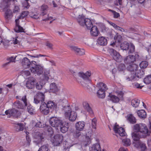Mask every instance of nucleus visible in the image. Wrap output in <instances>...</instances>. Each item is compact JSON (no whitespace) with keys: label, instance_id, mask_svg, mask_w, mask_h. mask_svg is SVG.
Here are the masks:
<instances>
[{"label":"nucleus","instance_id":"nucleus-1","mask_svg":"<svg viewBox=\"0 0 151 151\" xmlns=\"http://www.w3.org/2000/svg\"><path fill=\"white\" fill-rule=\"evenodd\" d=\"M134 129L136 132H139L142 134L140 136L137 133H132V137L135 141H138L140 137L145 138L150 135L151 133V132L148 130L146 125L142 123L136 124L134 126Z\"/></svg>","mask_w":151,"mask_h":151},{"label":"nucleus","instance_id":"nucleus-2","mask_svg":"<svg viewBox=\"0 0 151 151\" xmlns=\"http://www.w3.org/2000/svg\"><path fill=\"white\" fill-rule=\"evenodd\" d=\"M63 110L65 112V116L68 118L70 121L73 122L76 120L77 118V114L74 111H71L69 106H65L63 108Z\"/></svg>","mask_w":151,"mask_h":151},{"label":"nucleus","instance_id":"nucleus-3","mask_svg":"<svg viewBox=\"0 0 151 151\" xmlns=\"http://www.w3.org/2000/svg\"><path fill=\"white\" fill-rule=\"evenodd\" d=\"M144 74L143 70H138L135 73V74L134 73L132 74L129 72L128 73L126 78L127 81H136L137 80V77L141 78L143 76Z\"/></svg>","mask_w":151,"mask_h":151},{"label":"nucleus","instance_id":"nucleus-4","mask_svg":"<svg viewBox=\"0 0 151 151\" xmlns=\"http://www.w3.org/2000/svg\"><path fill=\"white\" fill-rule=\"evenodd\" d=\"M77 20L80 25L83 27L85 26L88 29H90L93 25L90 19L85 18L83 17L80 15L77 19Z\"/></svg>","mask_w":151,"mask_h":151},{"label":"nucleus","instance_id":"nucleus-5","mask_svg":"<svg viewBox=\"0 0 151 151\" xmlns=\"http://www.w3.org/2000/svg\"><path fill=\"white\" fill-rule=\"evenodd\" d=\"M18 97L17 96V99H18ZM18 99H20L22 101H23L24 104H23L22 102L19 101H17L14 103L15 106L16 108L19 109H26V107L28 105V102H27V96L26 95H24L21 98H18Z\"/></svg>","mask_w":151,"mask_h":151},{"label":"nucleus","instance_id":"nucleus-6","mask_svg":"<svg viewBox=\"0 0 151 151\" xmlns=\"http://www.w3.org/2000/svg\"><path fill=\"white\" fill-rule=\"evenodd\" d=\"M28 12L27 11L23 12L19 19H16L15 20L16 26L14 29L15 31L17 32H24V29L22 27L19 25V19L24 18L27 16L28 14Z\"/></svg>","mask_w":151,"mask_h":151},{"label":"nucleus","instance_id":"nucleus-7","mask_svg":"<svg viewBox=\"0 0 151 151\" xmlns=\"http://www.w3.org/2000/svg\"><path fill=\"white\" fill-rule=\"evenodd\" d=\"M37 63L34 61H32L31 68L30 70L32 72L35 73L37 75L41 74L43 71V67L40 65H37Z\"/></svg>","mask_w":151,"mask_h":151},{"label":"nucleus","instance_id":"nucleus-8","mask_svg":"<svg viewBox=\"0 0 151 151\" xmlns=\"http://www.w3.org/2000/svg\"><path fill=\"white\" fill-rule=\"evenodd\" d=\"M108 51L114 59L116 62H120L122 61L123 59L122 56L119 52L113 48H109Z\"/></svg>","mask_w":151,"mask_h":151},{"label":"nucleus","instance_id":"nucleus-9","mask_svg":"<svg viewBox=\"0 0 151 151\" xmlns=\"http://www.w3.org/2000/svg\"><path fill=\"white\" fill-rule=\"evenodd\" d=\"M140 59L139 56L137 53L134 55H129L125 58L124 61L127 64H130L134 61H139Z\"/></svg>","mask_w":151,"mask_h":151},{"label":"nucleus","instance_id":"nucleus-10","mask_svg":"<svg viewBox=\"0 0 151 151\" xmlns=\"http://www.w3.org/2000/svg\"><path fill=\"white\" fill-rule=\"evenodd\" d=\"M78 74L79 77L82 78L85 81V83L88 84V86H89L91 84V82L90 78L91 75V72L90 71H88L85 73H79Z\"/></svg>","mask_w":151,"mask_h":151},{"label":"nucleus","instance_id":"nucleus-11","mask_svg":"<svg viewBox=\"0 0 151 151\" xmlns=\"http://www.w3.org/2000/svg\"><path fill=\"white\" fill-rule=\"evenodd\" d=\"M63 139V136L60 134H56L53 137H51L50 141L54 146L59 145L62 142Z\"/></svg>","mask_w":151,"mask_h":151},{"label":"nucleus","instance_id":"nucleus-12","mask_svg":"<svg viewBox=\"0 0 151 151\" xmlns=\"http://www.w3.org/2000/svg\"><path fill=\"white\" fill-rule=\"evenodd\" d=\"M48 7L47 5L45 4L43 5L41 7V11L42 12L41 15L44 17L45 16V17H43L42 20L43 21H46L49 20H50L53 19L52 17H49L48 15L47 14V11L48 10Z\"/></svg>","mask_w":151,"mask_h":151},{"label":"nucleus","instance_id":"nucleus-13","mask_svg":"<svg viewBox=\"0 0 151 151\" xmlns=\"http://www.w3.org/2000/svg\"><path fill=\"white\" fill-rule=\"evenodd\" d=\"M49 122L52 126L57 129L59 125H61L62 121L57 117H52L50 119Z\"/></svg>","mask_w":151,"mask_h":151},{"label":"nucleus","instance_id":"nucleus-14","mask_svg":"<svg viewBox=\"0 0 151 151\" xmlns=\"http://www.w3.org/2000/svg\"><path fill=\"white\" fill-rule=\"evenodd\" d=\"M124 93L122 91H120L118 93L119 97H117L113 95L111 93H109L108 96L110 97V99L114 103L118 102L120 100H122L123 99Z\"/></svg>","mask_w":151,"mask_h":151},{"label":"nucleus","instance_id":"nucleus-15","mask_svg":"<svg viewBox=\"0 0 151 151\" xmlns=\"http://www.w3.org/2000/svg\"><path fill=\"white\" fill-rule=\"evenodd\" d=\"M5 113L8 115L9 117L13 116L15 117H17L20 115L19 112L15 109L7 110L5 111Z\"/></svg>","mask_w":151,"mask_h":151},{"label":"nucleus","instance_id":"nucleus-16","mask_svg":"<svg viewBox=\"0 0 151 151\" xmlns=\"http://www.w3.org/2000/svg\"><path fill=\"white\" fill-rule=\"evenodd\" d=\"M113 129L115 132L118 133L120 136H124L125 135L126 133L124 128L122 127H119V125H116V123L114 126Z\"/></svg>","mask_w":151,"mask_h":151},{"label":"nucleus","instance_id":"nucleus-17","mask_svg":"<svg viewBox=\"0 0 151 151\" xmlns=\"http://www.w3.org/2000/svg\"><path fill=\"white\" fill-rule=\"evenodd\" d=\"M70 47L71 50L74 51L77 55H82L85 54V51L83 49L79 48L74 46H70Z\"/></svg>","mask_w":151,"mask_h":151},{"label":"nucleus","instance_id":"nucleus-18","mask_svg":"<svg viewBox=\"0 0 151 151\" xmlns=\"http://www.w3.org/2000/svg\"><path fill=\"white\" fill-rule=\"evenodd\" d=\"M40 110L41 112L44 115L47 114L50 111V109L45 102H42L41 103Z\"/></svg>","mask_w":151,"mask_h":151},{"label":"nucleus","instance_id":"nucleus-19","mask_svg":"<svg viewBox=\"0 0 151 151\" xmlns=\"http://www.w3.org/2000/svg\"><path fill=\"white\" fill-rule=\"evenodd\" d=\"M35 79L33 77L29 78L27 81L26 86L28 89H32L34 87Z\"/></svg>","mask_w":151,"mask_h":151},{"label":"nucleus","instance_id":"nucleus-20","mask_svg":"<svg viewBox=\"0 0 151 151\" xmlns=\"http://www.w3.org/2000/svg\"><path fill=\"white\" fill-rule=\"evenodd\" d=\"M68 123L62 122L61 125H59L57 129H60L61 131L63 133H65L68 129L69 127Z\"/></svg>","mask_w":151,"mask_h":151},{"label":"nucleus","instance_id":"nucleus-21","mask_svg":"<svg viewBox=\"0 0 151 151\" xmlns=\"http://www.w3.org/2000/svg\"><path fill=\"white\" fill-rule=\"evenodd\" d=\"M22 63L23 67L25 68H31L32 61L30 62L29 60L27 58H24L22 60Z\"/></svg>","mask_w":151,"mask_h":151},{"label":"nucleus","instance_id":"nucleus-22","mask_svg":"<svg viewBox=\"0 0 151 151\" xmlns=\"http://www.w3.org/2000/svg\"><path fill=\"white\" fill-rule=\"evenodd\" d=\"M34 142H36L37 144L40 143L44 138L43 134L40 132L36 133L35 137Z\"/></svg>","mask_w":151,"mask_h":151},{"label":"nucleus","instance_id":"nucleus-23","mask_svg":"<svg viewBox=\"0 0 151 151\" xmlns=\"http://www.w3.org/2000/svg\"><path fill=\"white\" fill-rule=\"evenodd\" d=\"M89 149L90 151H106L104 149L101 150L100 145L98 143L93 145Z\"/></svg>","mask_w":151,"mask_h":151},{"label":"nucleus","instance_id":"nucleus-24","mask_svg":"<svg viewBox=\"0 0 151 151\" xmlns=\"http://www.w3.org/2000/svg\"><path fill=\"white\" fill-rule=\"evenodd\" d=\"M83 106L84 109L88 112V113L91 115L93 114V111L90 107L89 104L86 101L83 103Z\"/></svg>","mask_w":151,"mask_h":151},{"label":"nucleus","instance_id":"nucleus-25","mask_svg":"<svg viewBox=\"0 0 151 151\" xmlns=\"http://www.w3.org/2000/svg\"><path fill=\"white\" fill-rule=\"evenodd\" d=\"M4 11L5 12V18L9 19L12 17V11L8 8H4Z\"/></svg>","mask_w":151,"mask_h":151},{"label":"nucleus","instance_id":"nucleus-26","mask_svg":"<svg viewBox=\"0 0 151 151\" xmlns=\"http://www.w3.org/2000/svg\"><path fill=\"white\" fill-rule=\"evenodd\" d=\"M139 68L138 65L135 64H130L127 67L128 70L131 72H133L135 73L138 70V68Z\"/></svg>","mask_w":151,"mask_h":151},{"label":"nucleus","instance_id":"nucleus-27","mask_svg":"<svg viewBox=\"0 0 151 151\" xmlns=\"http://www.w3.org/2000/svg\"><path fill=\"white\" fill-rule=\"evenodd\" d=\"M97 43L99 45L104 46L106 45L107 43V40L104 37H101L98 38Z\"/></svg>","mask_w":151,"mask_h":151},{"label":"nucleus","instance_id":"nucleus-28","mask_svg":"<svg viewBox=\"0 0 151 151\" xmlns=\"http://www.w3.org/2000/svg\"><path fill=\"white\" fill-rule=\"evenodd\" d=\"M85 123L84 122H77L76 124V128L77 130H82L85 126Z\"/></svg>","mask_w":151,"mask_h":151},{"label":"nucleus","instance_id":"nucleus-29","mask_svg":"<svg viewBox=\"0 0 151 151\" xmlns=\"http://www.w3.org/2000/svg\"><path fill=\"white\" fill-rule=\"evenodd\" d=\"M59 90V88L55 83H52L50 84V91L51 92L56 93Z\"/></svg>","mask_w":151,"mask_h":151},{"label":"nucleus","instance_id":"nucleus-30","mask_svg":"<svg viewBox=\"0 0 151 151\" xmlns=\"http://www.w3.org/2000/svg\"><path fill=\"white\" fill-rule=\"evenodd\" d=\"M92 131L91 130L86 134V138L87 140L86 145H89L91 142V140L92 139L91 137L92 135Z\"/></svg>","mask_w":151,"mask_h":151},{"label":"nucleus","instance_id":"nucleus-31","mask_svg":"<svg viewBox=\"0 0 151 151\" xmlns=\"http://www.w3.org/2000/svg\"><path fill=\"white\" fill-rule=\"evenodd\" d=\"M15 130L17 132H19L23 130L24 126L22 123H18L14 125Z\"/></svg>","mask_w":151,"mask_h":151},{"label":"nucleus","instance_id":"nucleus-32","mask_svg":"<svg viewBox=\"0 0 151 151\" xmlns=\"http://www.w3.org/2000/svg\"><path fill=\"white\" fill-rule=\"evenodd\" d=\"M91 33L93 36H97L98 35L99 32L98 30V28L95 26L93 25L91 28Z\"/></svg>","mask_w":151,"mask_h":151},{"label":"nucleus","instance_id":"nucleus-33","mask_svg":"<svg viewBox=\"0 0 151 151\" xmlns=\"http://www.w3.org/2000/svg\"><path fill=\"white\" fill-rule=\"evenodd\" d=\"M35 96L41 101V103L44 102L43 101H44L45 95L43 93L41 92L37 93Z\"/></svg>","mask_w":151,"mask_h":151},{"label":"nucleus","instance_id":"nucleus-34","mask_svg":"<svg viewBox=\"0 0 151 151\" xmlns=\"http://www.w3.org/2000/svg\"><path fill=\"white\" fill-rule=\"evenodd\" d=\"M137 114L140 118H145L146 117V113L144 110H139L137 112Z\"/></svg>","mask_w":151,"mask_h":151},{"label":"nucleus","instance_id":"nucleus-35","mask_svg":"<svg viewBox=\"0 0 151 151\" xmlns=\"http://www.w3.org/2000/svg\"><path fill=\"white\" fill-rule=\"evenodd\" d=\"M105 91L104 89H99L97 93L98 97L101 98H104L105 95Z\"/></svg>","mask_w":151,"mask_h":151},{"label":"nucleus","instance_id":"nucleus-36","mask_svg":"<svg viewBox=\"0 0 151 151\" xmlns=\"http://www.w3.org/2000/svg\"><path fill=\"white\" fill-rule=\"evenodd\" d=\"M140 101L136 98L133 99L131 101L132 105L134 107H137L139 104Z\"/></svg>","mask_w":151,"mask_h":151},{"label":"nucleus","instance_id":"nucleus-37","mask_svg":"<svg viewBox=\"0 0 151 151\" xmlns=\"http://www.w3.org/2000/svg\"><path fill=\"white\" fill-rule=\"evenodd\" d=\"M127 119L131 123L134 124L136 122L135 118L132 114H129L127 116Z\"/></svg>","mask_w":151,"mask_h":151},{"label":"nucleus","instance_id":"nucleus-38","mask_svg":"<svg viewBox=\"0 0 151 151\" xmlns=\"http://www.w3.org/2000/svg\"><path fill=\"white\" fill-rule=\"evenodd\" d=\"M46 104L49 109L54 108L56 106V104L54 102L51 101H49Z\"/></svg>","mask_w":151,"mask_h":151},{"label":"nucleus","instance_id":"nucleus-39","mask_svg":"<svg viewBox=\"0 0 151 151\" xmlns=\"http://www.w3.org/2000/svg\"><path fill=\"white\" fill-rule=\"evenodd\" d=\"M16 57H11L8 58L7 60L9 61L7 63L4 64L2 65V67L4 68L7 66L9 63L12 62H15V60Z\"/></svg>","mask_w":151,"mask_h":151},{"label":"nucleus","instance_id":"nucleus-40","mask_svg":"<svg viewBox=\"0 0 151 151\" xmlns=\"http://www.w3.org/2000/svg\"><path fill=\"white\" fill-rule=\"evenodd\" d=\"M97 87L99 88V89H101L102 90L104 89L105 91L107 89L106 85L102 82H100L97 83Z\"/></svg>","mask_w":151,"mask_h":151},{"label":"nucleus","instance_id":"nucleus-41","mask_svg":"<svg viewBox=\"0 0 151 151\" xmlns=\"http://www.w3.org/2000/svg\"><path fill=\"white\" fill-rule=\"evenodd\" d=\"M27 106V111L31 114H33L35 113V111L32 106L30 104H29L28 103Z\"/></svg>","mask_w":151,"mask_h":151},{"label":"nucleus","instance_id":"nucleus-42","mask_svg":"<svg viewBox=\"0 0 151 151\" xmlns=\"http://www.w3.org/2000/svg\"><path fill=\"white\" fill-rule=\"evenodd\" d=\"M129 44L127 42H125L123 43H122L120 45L121 48L124 50H128L129 49Z\"/></svg>","mask_w":151,"mask_h":151},{"label":"nucleus","instance_id":"nucleus-43","mask_svg":"<svg viewBox=\"0 0 151 151\" xmlns=\"http://www.w3.org/2000/svg\"><path fill=\"white\" fill-rule=\"evenodd\" d=\"M144 82L146 84H148L151 83V75L146 76L144 79Z\"/></svg>","mask_w":151,"mask_h":151},{"label":"nucleus","instance_id":"nucleus-44","mask_svg":"<svg viewBox=\"0 0 151 151\" xmlns=\"http://www.w3.org/2000/svg\"><path fill=\"white\" fill-rule=\"evenodd\" d=\"M30 74V72L28 70H23L21 72V75L24 78H26Z\"/></svg>","mask_w":151,"mask_h":151},{"label":"nucleus","instance_id":"nucleus-45","mask_svg":"<svg viewBox=\"0 0 151 151\" xmlns=\"http://www.w3.org/2000/svg\"><path fill=\"white\" fill-rule=\"evenodd\" d=\"M114 39L115 40V42H114L111 44L112 46L115 45L116 42H120L122 40V37L120 35H117L116 37L115 36L114 37Z\"/></svg>","mask_w":151,"mask_h":151},{"label":"nucleus","instance_id":"nucleus-46","mask_svg":"<svg viewBox=\"0 0 151 151\" xmlns=\"http://www.w3.org/2000/svg\"><path fill=\"white\" fill-rule=\"evenodd\" d=\"M122 142L123 143V145L126 146H129L131 144L130 140L129 139H123Z\"/></svg>","mask_w":151,"mask_h":151},{"label":"nucleus","instance_id":"nucleus-47","mask_svg":"<svg viewBox=\"0 0 151 151\" xmlns=\"http://www.w3.org/2000/svg\"><path fill=\"white\" fill-rule=\"evenodd\" d=\"M148 65V63L146 61H142L139 64V66L141 68H146Z\"/></svg>","mask_w":151,"mask_h":151},{"label":"nucleus","instance_id":"nucleus-48","mask_svg":"<svg viewBox=\"0 0 151 151\" xmlns=\"http://www.w3.org/2000/svg\"><path fill=\"white\" fill-rule=\"evenodd\" d=\"M47 130L48 132V134L50 137H51L54 134V131L52 127L49 126L47 127Z\"/></svg>","mask_w":151,"mask_h":151},{"label":"nucleus","instance_id":"nucleus-49","mask_svg":"<svg viewBox=\"0 0 151 151\" xmlns=\"http://www.w3.org/2000/svg\"><path fill=\"white\" fill-rule=\"evenodd\" d=\"M38 151H50L48 145H44L41 147Z\"/></svg>","mask_w":151,"mask_h":151},{"label":"nucleus","instance_id":"nucleus-50","mask_svg":"<svg viewBox=\"0 0 151 151\" xmlns=\"http://www.w3.org/2000/svg\"><path fill=\"white\" fill-rule=\"evenodd\" d=\"M73 136L75 137L76 138H78L82 136L81 132L80 131L77 130L73 132Z\"/></svg>","mask_w":151,"mask_h":151},{"label":"nucleus","instance_id":"nucleus-51","mask_svg":"<svg viewBox=\"0 0 151 151\" xmlns=\"http://www.w3.org/2000/svg\"><path fill=\"white\" fill-rule=\"evenodd\" d=\"M19 39L18 37H16L15 38H13L12 40V42L14 44H19Z\"/></svg>","mask_w":151,"mask_h":151},{"label":"nucleus","instance_id":"nucleus-52","mask_svg":"<svg viewBox=\"0 0 151 151\" xmlns=\"http://www.w3.org/2000/svg\"><path fill=\"white\" fill-rule=\"evenodd\" d=\"M50 76V71L49 70H45L44 72V77L45 80H48Z\"/></svg>","mask_w":151,"mask_h":151},{"label":"nucleus","instance_id":"nucleus-53","mask_svg":"<svg viewBox=\"0 0 151 151\" xmlns=\"http://www.w3.org/2000/svg\"><path fill=\"white\" fill-rule=\"evenodd\" d=\"M125 69V65L123 64H119L118 67V70L120 71L124 70Z\"/></svg>","mask_w":151,"mask_h":151},{"label":"nucleus","instance_id":"nucleus-54","mask_svg":"<svg viewBox=\"0 0 151 151\" xmlns=\"http://www.w3.org/2000/svg\"><path fill=\"white\" fill-rule=\"evenodd\" d=\"M139 145L141 149V151H146L147 149V147L145 144L140 143Z\"/></svg>","mask_w":151,"mask_h":151},{"label":"nucleus","instance_id":"nucleus-55","mask_svg":"<svg viewBox=\"0 0 151 151\" xmlns=\"http://www.w3.org/2000/svg\"><path fill=\"white\" fill-rule=\"evenodd\" d=\"M97 120L95 118L93 119L92 120L91 125L93 128L95 129L96 125Z\"/></svg>","mask_w":151,"mask_h":151},{"label":"nucleus","instance_id":"nucleus-56","mask_svg":"<svg viewBox=\"0 0 151 151\" xmlns=\"http://www.w3.org/2000/svg\"><path fill=\"white\" fill-rule=\"evenodd\" d=\"M36 86L37 89L40 90L42 89V83L41 82H37L36 84Z\"/></svg>","mask_w":151,"mask_h":151},{"label":"nucleus","instance_id":"nucleus-57","mask_svg":"<svg viewBox=\"0 0 151 151\" xmlns=\"http://www.w3.org/2000/svg\"><path fill=\"white\" fill-rule=\"evenodd\" d=\"M109 11L113 13L114 18H117L119 16V13L116 12L115 11L112 10L111 9H109Z\"/></svg>","mask_w":151,"mask_h":151},{"label":"nucleus","instance_id":"nucleus-58","mask_svg":"<svg viewBox=\"0 0 151 151\" xmlns=\"http://www.w3.org/2000/svg\"><path fill=\"white\" fill-rule=\"evenodd\" d=\"M135 47L133 45H131L130 47L129 50L128 52L129 53H132L134 51Z\"/></svg>","mask_w":151,"mask_h":151},{"label":"nucleus","instance_id":"nucleus-59","mask_svg":"<svg viewBox=\"0 0 151 151\" xmlns=\"http://www.w3.org/2000/svg\"><path fill=\"white\" fill-rule=\"evenodd\" d=\"M34 102L36 104H37L38 103H41V101H40V100L37 99V98H36L35 96L34 97Z\"/></svg>","mask_w":151,"mask_h":151},{"label":"nucleus","instance_id":"nucleus-60","mask_svg":"<svg viewBox=\"0 0 151 151\" xmlns=\"http://www.w3.org/2000/svg\"><path fill=\"white\" fill-rule=\"evenodd\" d=\"M135 87L137 88H142L143 87V86H140V84L138 83H136L134 84V85Z\"/></svg>","mask_w":151,"mask_h":151},{"label":"nucleus","instance_id":"nucleus-61","mask_svg":"<svg viewBox=\"0 0 151 151\" xmlns=\"http://www.w3.org/2000/svg\"><path fill=\"white\" fill-rule=\"evenodd\" d=\"M4 46L6 47L8 45L9 42L7 41H3L2 40V43Z\"/></svg>","mask_w":151,"mask_h":151},{"label":"nucleus","instance_id":"nucleus-62","mask_svg":"<svg viewBox=\"0 0 151 151\" xmlns=\"http://www.w3.org/2000/svg\"><path fill=\"white\" fill-rule=\"evenodd\" d=\"M35 126L36 127H41L42 126L41 123L40 122H37Z\"/></svg>","mask_w":151,"mask_h":151},{"label":"nucleus","instance_id":"nucleus-63","mask_svg":"<svg viewBox=\"0 0 151 151\" xmlns=\"http://www.w3.org/2000/svg\"><path fill=\"white\" fill-rule=\"evenodd\" d=\"M19 10V7L17 6H15L14 10V12L16 13L18 12Z\"/></svg>","mask_w":151,"mask_h":151},{"label":"nucleus","instance_id":"nucleus-64","mask_svg":"<svg viewBox=\"0 0 151 151\" xmlns=\"http://www.w3.org/2000/svg\"><path fill=\"white\" fill-rule=\"evenodd\" d=\"M119 151H128L127 149L126 148L121 147L119 150Z\"/></svg>","mask_w":151,"mask_h":151}]
</instances>
